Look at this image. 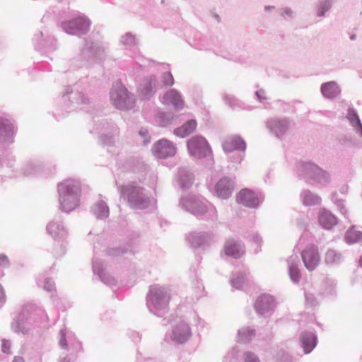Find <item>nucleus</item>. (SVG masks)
Returning a JSON list of instances; mask_svg holds the SVG:
<instances>
[{
	"mask_svg": "<svg viewBox=\"0 0 362 362\" xmlns=\"http://www.w3.org/2000/svg\"><path fill=\"white\" fill-rule=\"evenodd\" d=\"M316 337L313 334L303 335L302 344L305 354L310 353L316 345Z\"/></svg>",
	"mask_w": 362,
	"mask_h": 362,
	"instance_id": "a211bd4d",
	"label": "nucleus"
},
{
	"mask_svg": "<svg viewBox=\"0 0 362 362\" xmlns=\"http://www.w3.org/2000/svg\"><path fill=\"white\" fill-rule=\"evenodd\" d=\"M121 193L124 198H127L132 203L137 204L142 199L139 189L134 186L122 187Z\"/></svg>",
	"mask_w": 362,
	"mask_h": 362,
	"instance_id": "9d476101",
	"label": "nucleus"
},
{
	"mask_svg": "<svg viewBox=\"0 0 362 362\" xmlns=\"http://www.w3.org/2000/svg\"><path fill=\"white\" fill-rule=\"evenodd\" d=\"M224 252L227 256H231L235 259L240 257L243 254V251L239 245L233 240H228L224 246Z\"/></svg>",
	"mask_w": 362,
	"mask_h": 362,
	"instance_id": "9b49d317",
	"label": "nucleus"
},
{
	"mask_svg": "<svg viewBox=\"0 0 362 362\" xmlns=\"http://www.w3.org/2000/svg\"><path fill=\"white\" fill-rule=\"evenodd\" d=\"M191 211L195 216H202L206 211V209L202 202H195L191 206Z\"/></svg>",
	"mask_w": 362,
	"mask_h": 362,
	"instance_id": "5701e85b",
	"label": "nucleus"
},
{
	"mask_svg": "<svg viewBox=\"0 0 362 362\" xmlns=\"http://www.w3.org/2000/svg\"><path fill=\"white\" fill-rule=\"evenodd\" d=\"M347 118L362 137V124L356 111L352 109H349L347 113Z\"/></svg>",
	"mask_w": 362,
	"mask_h": 362,
	"instance_id": "6ab92c4d",
	"label": "nucleus"
},
{
	"mask_svg": "<svg viewBox=\"0 0 362 362\" xmlns=\"http://www.w3.org/2000/svg\"><path fill=\"white\" fill-rule=\"evenodd\" d=\"M285 12L287 13V14H289L291 13V11L288 10V9H286L285 10Z\"/></svg>",
	"mask_w": 362,
	"mask_h": 362,
	"instance_id": "c9c22d12",
	"label": "nucleus"
},
{
	"mask_svg": "<svg viewBox=\"0 0 362 362\" xmlns=\"http://www.w3.org/2000/svg\"><path fill=\"white\" fill-rule=\"evenodd\" d=\"M78 23L77 21V18H76L72 21L64 23L63 24V27L67 33L76 34V33H78V29H77Z\"/></svg>",
	"mask_w": 362,
	"mask_h": 362,
	"instance_id": "4be33fe9",
	"label": "nucleus"
},
{
	"mask_svg": "<svg viewBox=\"0 0 362 362\" xmlns=\"http://www.w3.org/2000/svg\"><path fill=\"white\" fill-rule=\"evenodd\" d=\"M362 237V233L356 230L354 228L349 229L346 233V238L349 243H356Z\"/></svg>",
	"mask_w": 362,
	"mask_h": 362,
	"instance_id": "b1692460",
	"label": "nucleus"
},
{
	"mask_svg": "<svg viewBox=\"0 0 362 362\" xmlns=\"http://www.w3.org/2000/svg\"><path fill=\"white\" fill-rule=\"evenodd\" d=\"M163 83L167 86H170L174 83V78L170 73L163 74Z\"/></svg>",
	"mask_w": 362,
	"mask_h": 362,
	"instance_id": "c85d7f7f",
	"label": "nucleus"
},
{
	"mask_svg": "<svg viewBox=\"0 0 362 362\" xmlns=\"http://www.w3.org/2000/svg\"><path fill=\"white\" fill-rule=\"evenodd\" d=\"M359 264L362 267V255H361V257L360 258Z\"/></svg>",
	"mask_w": 362,
	"mask_h": 362,
	"instance_id": "f704fd0d",
	"label": "nucleus"
},
{
	"mask_svg": "<svg viewBox=\"0 0 362 362\" xmlns=\"http://www.w3.org/2000/svg\"><path fill=\"white\" fill-rule=\"evenodd\" d=\"M144 86L141 89V92L144 95H146L151 93L153 88H155V79L151 78L149 81L146 82Z\"/></svg>",
	"mask_w": 362,
	"mask_h": 362,
	"instance_id": "cd10ccee",
	"label": "nucleus"
},
{
	"mask_svg": "<svg viewBox=\"0 0 362 362\" xmlns=\"http://www.w3.org/2000/svg\"><path fill=\"white\" fill-rule=\"evenodd\" d=\"M237 202L248 207H256L259 203L258 197L248 189H242L238 193Z\"/></svg>",
	"mask_w": 362,
	"mask_h": 362,
	"instance_id": "423d86ee",
	"label": "nucleus"
},
{
	"mask_svg": "<svg viewBox=\"0 0 362 362\" xmlns=\"http://www.w3.org/2000/svg\"><path fill=\"white\" fill-rule=\"evenodd\" d=\"M8 263V257L4 255H0V265H6Z\"/></svg>",
	"mask_w": 362,
	"mask_h": 362,
	"instance_id": "2f4dec72",
	"label": "nucleus"
},
{
	"mask_svg": "<svg viewBox=\"0 0 362 362\" xmlns=\"http://www.w3.org/2000/svg\"><path fill=\"white\" fill-rule=\"evenodd\" d=\"M153 154L160 158L174 156L176 153L175 147L168 140L163 139L156 142L153 148Z\"/></svg>",
	"mask_w": 362,
	"mask_h": 362,
	"instance_id": "39448f33",
	"label": "nucleus"
},
{
	"mask_svg": "<svg viewBox=\"0 0 362 362\" xmlns=\"http://www.w3.org/2000/svg\"><path fill=\"white\" fill-rule=\"evenodd\" d=\"M315 169H316V170H317V171H318V172H322L320 169H319V168H317V167H315Z\"/></svg>",
	"mask_w": 362,
	"mask_h": 362,
	"instance_id": "e433bc0d",
	"label": "nucleus"
},
{
	"mask_svg": "<svg viewBox=\"0 0 362 362\" xmlns=\"http://www.w3.org/2000/svg\"><path fill=\"white\" fill-rule=\"evenodd\" d=\"M245 362H259V361L254 354L247 353Z\"/></svg>",
	"mask_w": 362,
	"mask_h": 362,
	"instance_id": "c756f323",
	"label": "nucleus"
},
{
	"mask_svg": "<svg viewBox=\"0 0 362 362\" xmlns=\"http://www.w3.org/2000/svg\"><path fill=\"white\" fill-rule=\"evenodd\" d=\"M189 337V329L187 325L180 324L173 330V339L179 343L184 342Z\"/></svg>",
	"mask_w": 362,
	"mask_h": 362,
	"instance_id": "f8f14e48",
	"label": "nucleus"
},
{
	"mask_svg": "<svg viewBox=\"0 0 362 362\" xmlns=\"http://www.w3.org/2000/svg\"><path fill=\"white\" fill-rule=\"evenodd\" d=\"M273 299L269 296H262L259 297L255 303V308L259 313H264L265 311L271 308Z\"/></svg>",
	"mask_w": 362,
	"mask_h": 362,
	"instance_id": "4468645a",
	"label": "nucleus"
},
{
	"mask_svg": "<svg viewBox=\"0 0 362 362\" xmlns=\"http://www.w3.org/2000/svg\"><path fill=\"white\" fill-rule=\"evenodd\" d=\"M13 362H24V360L21 357H16Z\"/></svg>",
	"mask_w": 362,
	"mask_h": 362,
	"instance_id": "72a5a7b5",
	"label": "nucleus"
},
{
	"mask_svg": "<svg viewBox=\"0 0 362 362\" xmlns=\"http://www.w3.org/2000/svg\"><path fill=\"white\" fill-rule=\"evenodd\" d=\"M303 262L309 271L315 270L319 265L320 255L318 247L315 245H310L301 252Z\"/></svg>",
	"mask_w": 362,
	"mask_h": 362,
	"instance_id": "f03ea898",
	"label": "nucleus"
},
{
	"mask_svg": "<svg viewBox=\"0 0 362 362\" xmlns=\"http://www.w3.org/2000/svg\"><path fill=\"white\" fill-rule=\"evenodd\" d=\"M5 300V293L4 289L0 284V303Z\"/></svg>",
	"mask_w": 362,
	"mask_h": 362,
	"instance_id": "473e14b6",
	"label": "nucleus"
},
{
	"mask_svg": "<svg viewBox=\"0 0 362 362\" xmlns=\"http://www.w3.org/2000/svg\"><path fill=\"white\" fill-rule=\"evenodd\" d=\"M10 349V344L8 341H3L2 342V351L8 354Z\"/></svg>",
	"mask_w": 362,
	"mask_h": 362,
	"instance_id": "7c9ffc66",
	"label": "nucleus"
},
{
	"mask_svg": "<svg viewBox=\"0 0 362 362\" xmlns=\"http://www.w3.org/2000/svg\"><path fill=\"white\" fill-rule=\"evenodd\" d=\"M59 192L63 210L70 211L74 209L78 202V187L71 182H66L59 185Z\"/></svg>",
	"mask_w": 362,
	"mask_h": 362,
	"instance_id": "f257e3e1",
	"label": "nucleus"
},
{
	"mask_svg": "<svg viewBox=\"0 0 362 362\" xmlns=\"http://www.w3.org/2000/svg\"><path fill=\"white\" fill-rule=\"evenodd\" d=\"M245 143L239 136L228 137L223 144V150L228 152L234 150H245Z\"/></svg>",
	"mask_w": 362,
	"mask_h": 362,
	"instance_id": "1a4fd4ad",
	"label": "nucleus"
},
{
	"mask_svg": "<svg viewBox=\"0 0 362 362\" xmlns=\"http://www.w3.org/2000/svg\"><path fill=\"white\" fill-rule=\"evenodd\" d=\"M233 184L230 180L223 178L219 180L216 185L217 196L222 199L228 198L233 190Z\"/></svg>",
	"mask_w": 362,
	"mask_h": 362,
	"instance_id": "6e6552de",
	"label": "nucleus"
},
{
	"mask_svg": "<svg viewBox=\"0 0 362 362\" xmlns=\"http://www.w3.org/2000/svg\"><path fill=\"white\" fill-rule=\"evenodd\" d=\"M188 150L193 156H206L211 153L209 145L202 136L192 138L187 143Z\"/></svg>",
	"mask_w": 362,
	"mask_h": 362,
	"instance_id": "7ed1b4c3",
	"label": "nucleus"
},
{
	"mask_svg": "<svg viewBox=\"0 0 362 362\" xmlns=\"http://www.w3.org/2000/svg\"><path fill=\"white\" fill-rule=\"evenodd\" d=\"M342 258L340 254L334 250H329L325 255V262L329 265H338L341 262Z\"/></svg>",
	"mask_w": 362,
	"mask_h": 362,
	"instance_id": "f3484780",
	"label": "nucleus"
},
{
	"mask_svg": "<svg viewBox=\"0 0 362 362\" xmlns=\"http://www.w3.org/2000/svg\"><path fill=\"white\" fill-rule=\"evenodd\" d=\"M78 33H84L88 30L89 28V22L88 21L83 17H78Z\"/></svg>",
	"mask_w": 362,
	"mask_h": 362,
	"instance_id": "393cba45",
	"label": "nucleus"
},
{
	"mask_svg": "<svg viewBox=\"0 0 362 362\" xmlns=\"http://www.w3.org/2000/svg\"><path fill=\"white\" fill-rule=\"evenodd\" d=\"M321 92L325 97L332 98L336 97L340 93V89L337 83L331 81L322 86Z\"/></svg>",
	"mask_w": 362,
	"mask_h": 362,
	"instance_id": "2eb2a0df",
	"label": "nucleus"
},
{
	"mask_svg": "<svg viewBox=\"0 0 362 362\" xmlns=\"http://www.w3.org/2000/svg\"><path fill=\"white\" fill-rule=\"evenodd\" d=\"M320 202V198L318 196L314 195L311 193H307L304 197V203L306 205L317 204Z\"/></svg>",
	"mask_w": 362,
	"mask_h": 362,
	"instance_id": "a878e982",
	"label": "nucleus"
},
{
	"mask_svg": "<svg viewBox=\"0 0 362 362\" xmlns=\"http://www.w3.org/2000/svg\"><path fill=\"white\" fill-rule=\"evenodd\" d=\"M12 132L13 127L11 122L6 119L0 118V139L10 136Z\"/></svg>",
	"mask_w": 362,
	"mask_h": 362,
	"instance_id": "aec40b11",
	"label": "nucleus"
},
{
	"mask_svg": "<svg viewBox=\"0 0 362 362\" xmlns=\"http://www.w3.org/2000/svg\"><path fill=\"white\" fill-rule=\"evenodd\" d=\"M319 222L325 229H329L337 223L336 218L329 211L322 210L319 215Z\"/></svg>",
	"mask_w": 362,
	"mask_h": 362,
	"instance_id": "ddd939ff",
	"label": "nucleus"
},
{
	"mask_svg": "<svg viewBox=\"0 0 362 362\" xmlns=\"http://www.w3.org/2000/svg\"><path fill=\"white\" fill-rule=\"evenodd\" d=\"M94 212L98 218H105L109 214V209L107 205L103 202L98 203L94 206Z\"/></svg>",
	"mask_w": 362,
	"mask_h": 362,
	"instance_id": "412c9836",
	"label": "nucleus"
},
{
	"mask_svg": "<svg viewBox=\"0 0 362 362\" xmlns=\"http://www.w3.org/2000/svg\"><path fill=\"white\" fill-rule=\"evenodd\" d=\"M111 98L115 105L119 109L131 108L134 103V98L129 95L127 90L123 86H120L117 93H112Z\"/></svg>",
	"mask_w": 362,
	"mask_h": 362,
	"instance_id": "20e7f679",
	"label": "nucleus"
},
{
	"mask_svg": "<svg viewBox=\"0 0 362 362\" xmlns=\"http://www.w3.org/2000/svg\"><path fill=\"white\" fill-rule=\"evenodd\" d=\"M163 103L172 105L175 109L180 110L184 106V101L178 92L174 89L168 90L163 97Z\"/></svg>",
	"mask_w": 362,
	"mask_h": 362,
	"instance_id": "0eeeda50",
	"label": "nucleus"
},
{
	"mask_svg": "<svg viewBox=\"0 0 362 362\" xmlns=\"http://www.w3.org/2000/svg\"><path fill=\"white\" fill-rule=\"evenodd\" d=\"M289 275L293 282H298L300 279V272L298 267L291 266L289 269Z\"/></svg>",
	"mask_w": 362,
	"mask_h": 362,
	"instance_id": "bb28decb",
	"label": "nucleus"
},
{
	"mask_svg": "<svg viewBox=\"0 0 362 362\" xmlns=\"http://www.w3.org/2000/svg\"><path fill=\"white\" fill-rule=\"evenodd\" d=\"M197 127L195 120H189L184 124L182 127L175 129L174 133L176 136L180 137H185L192 133Z\"/></svg>",
	"mask_w": 362,
	"mask_h": 362,
	"instance_id": "dca6fc26",
	"label": "nucleus"
}]
</instances>
